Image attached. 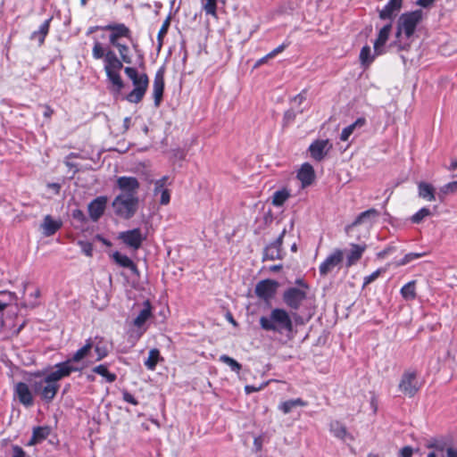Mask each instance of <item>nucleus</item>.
<instances>
[{
  "label": "nucleus",
  "mask_w": 457,
  "mask_h": 457,
  "mask_svg": "<svg viewBox=\"0 0 457 457\" xmlns=\"http://www.w3.org/2000/svg\"><path fill=\"white\" fill-rule=\"evenodd\" d=\"M429 449L444 452L447 448V443L444 439L432 438L427 445Z\"/></svg>",
  "instance_id": "nucleus-47"
},
{
  "label": "nucleus",
  "mask_w": 457,
  "mask_h": 457,
  "mask_svg": "<svg viewBox=\"0 0 457 457\" xmlns=\"http://www.w3.org/2000/svg\"><path fill=\"white\" fill-rule=\"evenodd\" d=\"M344 259V252L341 249H335L328 257L322 262L319 267L320 276H327L332 270L339 265Z\"/></svg>",
  "instance_id": "nucleus-14"
},
{
  "label": "nucleus",
  "mask_w": 457,
  "mask_h": 457,
  "mask_svg": "<svg viewBox=\"0 0 457 457\" xmlns=\"http://www.w3.org/2000/svg\"><path fill=\"white\" fill-rule=\"evenodd\" d=\"M290 193L287 188L278 190L273 193L272 204L277 207L282 206L285 202L289 198Z\"/></svg>",
  "instance_id": "nucleus-37"
},
{
  "label": "nucleus",
  "mask_w": 457,
  "mask_h": 457,
  "mask_svg": "<svg viewBox=\"0 0 457 457\" xmlns=\"http://www.w3.org/2000/svg\"><path fill=\"white\" fill-rule=\"evenodd\" d=\"M374 60V55H371V50L369 46H364L360 52V62L362 66L368 67Z\"/></svg>",
  "instance_id": "nucleus-42"
},
{
  "label": "nucleus",
  "mask_w": 457,
  "mask_h": 457,
  "mask_svg": "<svg viewBox=\"0 0 457 457\" xmlns=\"http://www.w3.org/2000/svg\"><path fill=\"white\" fill-rule=\"evenodd\" d=\"M122 399L125 402H127L129 403H131L132 405H137L138 404V401L134 397V395H132L128 391H123V393H122Z\"/></svg>",
  "instance_id": "nucleus-58"
},
{
  "label": "nucleus",
  "mask_w": 457,
  "mask_h": 457,
  "mask_svg": "<svg viewBox=\"0 0 457 457\" xmlns=\"http://www.w3.org/2000/svg\"><path fill=\"white\" fill-rule=\"evenodd\" d=\"M139 199L132 195H118L112 201L114 213L123 219L129 220L137 212Z\"/></svg>",
  "instance_id": "nucleus-6"
},
{
  "label": "nucleus",
  "mask_w": 457,
  "mask_h": 457,
  "mask_svg": "<svg viewBox=\"0 0 457 457\" xmlns=\"http://www.w3.org/2000/svg\"><path fill=\"white\" fill-rule=\"evenodd\" d=\"M161 199L160 204L162 205H166L170 201V193L168 189H162L161 192Z\"/></svg>",
  "instance_id": "nucleus-57"
},
{
  "label": "nucleus",
  "mask_w": 457,
  "mask_h": 457,
  "mask_svg": "<svg viewBox=\"0 0 457 457\" xmlns=\"http://www.w3.org/2000/svg\"><path fill=\"white\" fill-rule=\"evenodd\" d=\"M170 25V16H168L165 21H163L158 35H157V41H158V49H160L162 46L163 44V37L168 32V29Z\"/></svg>",
  "instance_id": "nucleus-45"
},
{
  "label": "nucleus",
  "mask_w": 457,
  "mask_h": 457,
  "mask_svg": "<svg viewBox=\"0 0 457 457\" xmlns=\"http://www.w3.org/2000/svg\"><path fill=\"white\" fill-rule=\"evenodd\" d=\"M162 360L160 351L157 348H153L148 353V357L145 361V366L149 370H154L159 361Z\"/></svg>",
  "instance_id": "nucleus-35"
},
{
  "label": "nucleus",
  "mask_w": 457,
  "mask_h": 457,
  "mask_svg": "<svg viewBox=\"0 0 457 457\" xmlns=\"http://www.w3.org/2000/svg\"><path fill=\"white\" fill-rule=\"evenodd\" d=\"M394 250H395V247L387 246L384 250L378 252L377 253V257L378 259H384L386 256H387L389 253H391Z\"/></svg>",
  "instance_id": "nucleus-61"
},
{
  "label": "nucleus",
  "mask_w": 457,
  "mask_h": 457,
  "mask_svg": "<svg viewBox=\"0 0 457 457\" xmlns=\"http://www.w3.org/2000/svg\"><path fill=\"white\" fill-rule=\"evenodd\" d=\"M45 376L46 377V382H53L54 385H59L58 381L63 378L69 377L64 361L55 364L54 370L47 374L45 373Z\"/></svg>",
  "instance_id": "nucleus-24"
},
{
  "label": "nucleus",
  "mask_w": 457,
  "mask_h": 457,
  "mask_svg": "<svg viewBox=\"0 0 457 457\" xmlns=\"http://www.w3.org/2000/svg\"><path fill=\"white\" fill-rule=\"evenodd\" d=\"M50 433V429L48 427H36L33 428L32 434L34 435V438H37L38 442L45 440Z\"/></svg>",
  "instance_id": "nucleus-49"
},
{
  "label": "nucleus",
  "mask_w": 457,
  "mask_h": 457,
  "mask_svg": "<svg viewBox=\"0 0 457 457\" xmlns=\"http://www.w3.org/2000/svg\"><path fill=\"white\" fill-rule=\"evenodd\" d=\"M306 297L307 293L305 290L292 287L284 291L282 300L291 310L297 311Z\"/></svg>",
  "instance_id": "nucleus-8"
},
{
  "label": "nucleus",
  "mask_w": 457,
  "mask_h": 457,
  "mask_svg": "<svg viewBox=\"0 0 457 457\" xmlns=\"http://www.w3.org/2000/svg\"><path fill=\"white\" fill-rule=\"evenodd\" d=\"M366 244H351V249L346 255V266L351 267L357 263L366 251Z\"/></svg>",
  "instance_id": "nucleus-23"
},
{
  "label": "nucleus",
  "mask_w": 457,
  "mask_h": 457,
  "mask_svg": "<svg viewBox=\"0 0 457 457\" xmlns=\"http://www.w3.org/2000/svg\"><path fill=\"white\" fill-rule=\"evenodd\" d=\"M387 270V268H379L373 271L369 276L364 277L363 278V287L368 286L369 284L374 282L382 273H385Z\"/></svg>",
  "instance_id": "nucleus-50"
},
{
  "label": "nucleus",
  "mask_w": 457,
  "mask_h": 457,
  "mask_svg": "<svg viewBox=\"0 0 457 457\" xmlns=\"http://www.w3.org/2000/svg\"><path fill=\"white\" fill-rule=\"evenodd\" d=\"M423 19V12L420 9L403 12L396 22L395 37L396 40L392 44L397 46L398 50H404L406 46L401 43V37L403 35L405 38H411L417 29V26L420 23Z\"/></svg>",
  "instance_id": "nucleus-3"
},
{
  "label": "nucleus",
  "mask_w": 457,
  "mask_h": 457,
  "mask_svg": "<svg viewBox=\"0 0 457 457\" xmlns=\"http://www.w3.org/2000/svg\"><path fill=\"white\" fill-rule=\"evenodd\" d=\"M52 21V18H49L47 20H46L39 27L38 30L37 31H34L31 36H30V39L31 40H37L38 41V44L39 46H42L45 42V38L47 36L48 32H49V28H50V22Z\"/></svg>",
  "instance_id": "nucleus-28"
},
{
  "label": "nucleus",
  "mask_w": 457,
  "mask_h": 457,
  "mask_svg": "<svg viewBox=\"0 0 457 457\" xmlns=\"http://www.w3.org/2000/svg\"><path fill=\"white\" fill-rule=\"evenodd\" d=\"M125 63L122 59L111 49H107L106 56L104 61V71H120Z\"/></svg>",
  "instance_id": "nucleus-22"
},
{
  "label": "nucleus",
  "mask_w": 457,
  "mask_h": 457,
  "mask_svg": "<svg viewBox=\"0 0 457 457\" xmlns=\"http://www.w3.org/2000/svg\"><path fill=\"white\" fill-rule=\"evenodd\" d=\"M102 30L111 31L109 35L110 44L120 42L121 37H126L132 40L131 30L124 23H110L101 27Z\"/></svg>",
  "instance_id": "nucleus-12"
},
{
  "label": "nucleus",
  "mask_w": 457,
  "mask_h": 457,
  "mask_svg": "<svg viewBox=\"0 0 457 457\" xmlns=\"http://www.w3.org/2000/svg\"><path fill=\"white\" fill-rule=\"evenodd\" d=\"M419 196L427 201H435L436 200V191L435 187L427 182H420L418 185Z\"/></svg>",
  "instance_id": "nucleus-27"
},
{
  "label": "nucleus",
  "mask_w": 457,
  "mask_h": 457,
  "mask_svg": "<svg viewBox=\"0 0 457 457\" xmlns=\"http://www.w3.org/2000/svg\"><path fill=\"white\" fill-rule=\"evenodd\" d=\"M73 219L83 221L85 220L84 212L81 210L76 209L72 212Z\"/></svg>",
  "instance_id": "nucleus-63"
},
{
  "label": "nucleus",
  "mask_w": 457,
  "mask_h": 457,
  "mask_svg": "<svg viewBox=\"0 0 457 457\" xmlns=\"http://www.w3.org/2000/svg\"><path fill=\"white\" fill-rule=\"evenodd\" d=\"M14 397L25 407H31L34 404V392L29 383L18 382L13 388Z\"/></svg>",
  "instance_id": "nucleus-10"
},
{
  "label": "nucleus",
  "mask_w": 457,
  "mask_h": 457,
  "mask_svg": "<svg viewBox=\"0 0 457 457\" xmlns=\"http://www.w3.org/2000/svg\"><path fill=\"white\" fill-rule=\"evenodd\" d=\"M168 179L169 178L167 176H163L162 178H161L160 179H157L154 182V195H157L162 189H165L164 187L166 186Z\"/></svg>",
  "instance_id": "nucleus-53"
},
{
  "label": "nucleus",
  "mask_w": 457,
  "mask_h": 457,
  "mask_svg": "<svg viewBox=\"0 0 457 457\" xmlns=\"http://www.w3.org/2000/svg\"><path fill=\"white\" fill-rule=\"evenodd\" d=\"M427 253H406L403 259H401L398 262H397V266H404L408 263H410L411 262L416 260V259H419L420 257H423L425 256Z\"/></svg>",
  "instance_id": "nucleus-48"
},
{
  "label": "nucleus",
  "mask_w": 457,
  "mask_h": 457,
  "mask_svg": "<svg viewBox=\"0 0 457 457\" xmlns=\"http://www.w3.org/2000/svg\"><path fill=\"white\" fill-rule=\"evenodd\" d=\"M11 457H29L23 448L20 445H12V456Z\"/></svg>",
  "instance_id": "nucleus-54"
},
{
  "label": "nucleus",
  "mask_w": 457,
  "mask_h": 457,
  "mask_svg": "<svg viewBox=\"0 0 457 457\" xmlns=\"http://www.w3.org/2000/svg\"><path fill=\"white\" fill-rule=\"evenodd\" d=\"M288 46H289V43H283V44L279 45L278 47H276L270 53H269L267 54V57L272 58V57L276 56L277 54L282 53Z\"/></svg>",
  "instance_id": "nucleus-56"
},
{
  "label": "nucleus",
  "mask_w": 457,
  "mask_h": 457,
  "mask_svg": "<svg viewBox=\"0 0 457 457\" xmlns=\"http://www.w3.org/2000/svg\"><path fill=\"white\" fill-rule=\"evenodd\" d=\"M164 73L165 67L162 66L155 73L153 84V96L154 99V106L159 107L162 100L164 91Z\"/></svg>",
  "instance_id": "nucleus-16"
},
{
  "label": "nucleus",
  "mask_w": 457,
  "mask_h": 457,
  "mask_svg": "<svg viewBox=\"0 0 457 457\" xmlns=\"http://www.w3.org/2000/svg\"><path fill=\"white\" fill-rule=\"evenodd\" d=\"M403 0H388L387 4L378 10V17L382 21H392L401 11ZM392 29V22L386 24L378 32V37L374 42L375 55H380L385 53L384 46L386 45L389 34Z\"/></svg>",
  "instance_id": "nucleus-2"
},
{
  "label": "nucleus",
  "mask_w": 457,
  "mask_h": 457,
  "mask_svg": "<svg viewBox=\"0 0 457 457\" xmlns=\"http://www.w3.org/2000/svg\"><path fill=\"white\" fill-rule=\"evenodd\" d=\"M420 386L417 380V373L414 370H405L400 379L398 389L405 396L413 397L420 390Z\"/></svg>",
  "instance_id": "nucleus-7"
},
{
  "label": "nucleus",
  "mask_w": 457,
  "mask_h": 457,
  "mask_svg": "<svg viewBox=\"0 0 457 457\" xmlns=\"http://www.w3.org/2000/svg\"><path fill=\"white\" fill-rule=\"evenodd\" d=\"M265 385L266 384H262L259 387H256V386H252V385H246L245 386V392L246 395H250L252 393L258 392V391L262 390L265 386Z\"/></svg>",
  "instance_id": "nucleus-60"
},
{
  "label": "nucleus",
  "mask_w": 457,
  "mask_h": 457,
  "mask_svg": "<svg viewBox=\"0 0 457 457\" xmlns=\"http://www.w3.org/2000/svg\"><path fill=\"white\" fill-rule=\"evenodd\" d=\"M330 431L335 436L344 439L347 436V429L341 422L335 420L330 423Z\"/></svg>",
  "instance_id": "nucleus-41"
},
{
  "label": "nucleus",
  "mask_w": 457,
  "mask_h": 457,
  "mask_svg": "<svg viewBox=\"0 0 457 457\" xmlns=\"http://www.w3.org/2000/svg\"><path fill=\"white\" fill-rule=\"evenodd\" d=\"M412 453H413V450L409 445L403 447L400 451L401 457H412Z\"/></svg>",
  "instance_id": "nucleus-62"
},
{
  "label": "nucleus",
  "mask_w": 457,
  "mask_h": 457,
  "mask_svg": "<svg viewBox=\"0 0 457 457\" xmlns=\"http://www.w3.org/2000/svg\"><path fill=\"white\" fill-rule=\"evenodd\" d=\"M118 238L131 249L138 250L145 240L146 236L142 234L139 228H137L120 232Z\"/></svg>",
  "instance_id": "nucleus-9"
},
{
  "label": "nucleus",
  "mask_w": 457,
  "mask_h": 457,
  "mask_svg": "<svg viewBox=\"0 0 457 457\" xmlns=\"http://www.w3.org/2000/svg\"><path fill=\"white\" fill-rule=\"evenodd\" d=\"M204 10L207 14L216 15L217 0H206Z\"/></svg>",
  "instance_id": "nucleus-52"
},
{
  "label": "nucleus",
  "mask_w": 457,
  "mask_h": 457,
  "mask_svg": "<svg viewBox=\"0 0 457 457\" xmlns=\"http://www.w3.org/2000/svg\"><path fill=\"white\" fill-rule=\"evenodd\" d=\"M307 404H308L307 402L303 401V399L296 398V399H291V400H287L286 402L281 403L278 406V409L281 411H283V413L288 414L289 412L292 411V410L294 408L304 407Z\"/></svg>",
  "instance_id": "nucleus-30"
},
{
  "label": "nucleus",
  "mask_w": 457,
  "mask_h": 457,
  "mask_svg": "<svg viewBox=\"0 0 457 457\" xmlns=\"http://www.w3.org/2000/svg\"><path fill=\"white\" fill-rule=\"evenodd\" d=\"M92 372L102 376L107 383H113L117 378L115 373L109 371L107 364H99L94 367Z\"/></svg>",
  "instance_id": "nucleus-31"
},
{
  "label": "nucleus",
  "mask_w": 457,
  "mask_h": 457,
  "mask_svg": "<svg viewBox=\"0 0 457 457\" xmlns=\"http://www.w3.org/2000/svg\"><path fill=\"white\" fill-rule=\"evenodd\" d=\"M278 287L276 280L263 279L256 284L254 293L259 298L268 302L274 297Z\"/></svg>",
  "instance_id": "nucleus-13"
},
{
  "label": "nucleus",
  "mask_w": 457,
  "mask_h": 457,
  "mask_svg": "<svg viewBox=\"0 0 457 457\" xmlns=\"http://www.w3.org/2000/svg\"><path fill=\"white\" fill-rule=\"evenodd\" d=\"M118 188L121 191L122 195H132V196H137V192L140 184L137 178L129 176L119 177L116 180Z\"/></svg>",
  "instance_id": "nucleus-15"
},
{
  "label": "nucleus",
  "mask_w": 457,
  "mask_h": 457,
  "mask_svg": "<svg viewBox=\"0 0 457 457\" xmlns=\"http://www.w3.org/2000/svg\"><path fill=\"white\" fill-rule=\"evenodd\" d=\"M303 108L295 107H291L290 109L286 111L283 117V126H288L292 124L295 121L296 115L299 113H303Z\"/></svg>",
  "instance_id": "nucleus-40"
},
{
  "label": "nucleus",
  "mask_w": 457,
  "mask_h": 457,
  "mask_svg": "<svg viewBox=\"0 0 457 457\" xmlns=\"http://www.w3.org/2000/svg\"><path fill=\"white\" fill-rule=\"evenodd\" d=\"M106 49L103 46L101 42L98 40H95L93 49H92V56L95 60L104 59L106 56Z\"/></svg>",
  "instance_id": "nucleus-44"
},
{
  "label": "nucleus",
  "mask_w": 457,
  "mask_h": 457,
  "mask_svg": "<svg viewBox=\"0 0 457 457\" xmlns=\"http://www.w3.org/2000/svg\"><path fill=\"white\" fill-rule=\"evenodd\" d=\"M62 226L61 220H54L51 215H46L44 217L41 228L43 229V235L45 237H51L54 235Z\"/></svg>",
  "instance_id": "nucleus-19"
},
{
  "label": "nucleus",
  "mask_w": 457,
  "mask_h": 457,
  "mask_svg": "<svg viewBox=\"0 0 457 457\" xmlns=\"http://www.w3.org/2000/svg\"><path fill=\"white\" fill-rule=\"evenodd\" d=\"M93 349V345L91 344V337L86 340V344L77 350L72 355V361L74 362H79L84 358L87 357Z\"/></svg>",
  "instance_id": "nucleus-33"
},
{
  "label": "nucleus",
  "mask_w": 457,
  "mask_h": 457,
  "mask_svg": "<svg viewBox=\"0 0 457 457\" xmlns=\"http://www.w3.org/2000/svg\"><path fill=\"white\" fill-rule=\"evenodd\" d=\"M379 216V212L378 210L371 208L365 212H361L354 221L353 222L352 226H357L361 223H364L366 221H372L373 220L377 219Z\"/></svg>",
  "instance_id": "nucleus-29"
},
{
  "label": "nucleus",
  "mask_w": 457,
  "mask_h": 457,
  "mask_svg": "<svg viewBox=\"0 0 457 457\" xmlns=\"http://www.w3.org/2000/svg\"><path fill=\"white\" fill-rule=\"evenodd\" d=\"M107 79L112 85V91L119 94L124 87V82L120 75V71H104Z\"/></svg>",
  "instance_id": "nucleus-26"
},
{
  "label": "nucleus",
  "mask_w": 457,
  "mask_h": 457,
  "mask_svg": "<svg viewBox=\"0 0 457 457\" xmlns=\"http://www.w3.org/2000/svg\"><path fill=\"white\" fill-rule=\"evenodd\" d=\"M301 317L294 313L293 317L283 308H274L269 316H262L259 320L260 327L264 331H272L279 335L289 336L294 332V320L298 321Z\"/></svg>",
  "instance_id": "nucleus-1"
},
{
  "label": "nucleus",
  "mask_w": 457,
  "mask_h": 457,
  "mask_svg": "<svg viewBox=\"0 0 457 457\" xmlns=\"http://www.w3.org/2000/svg\"><path fill=\"white\" fill-rule=\"evenodd\" d=\"M328 145V139H318L312 142L309 146L311 157L317 162L322 161L331 147Z\"/></svg>",
  "instance_id": "nucleus-17"
},
{
  "label": "nucleus",
  "mask_w": 457,
  "mask_h": 457,
  "mask_svg": "<svg viewBox=\"0 0 457 457\" xmlns=\"http://www.w3.org/2000/svg\"><path fill=\"white\" fill-rule=\"evenodd\" d=\"M107 204L106 196H98L88 204V212L92 220L96 221L104 214Z\"/></svg>",
  "instance_id": "nucleus-18"
},
{
  "label": "nucleus",
  "mask_w": 457,
  "mask_h": 457,
  "mask_svg": "<svg viewBox=\"0 0 457 457\" xmlns=\"http://www.w3.org/2000/svg\"><path fill=\"white\" fill-rule=\"evenodd\" d=\"M46 377L43 370L30 373L28 378L35 395H38L42 401L49 403L55 398L60 385H54L53 382H46Z\"/></svg>",
  "instance_id": "nucleus-4"
},
{
  "label": "nucleus",
  "mask_w": 457,
  "mask_h": 457,
  "mask_svg": "<svg viewBox=\"0 0 457 457\" xmlns=\"http://www.w3.org/2000/svg\"><path fill=\"white\" fill-rule=\"evenodd\" d=\"M78 245L80 246L82 253L87 256L93 255V244L88 241L79 240Z\"/></svg>",
  "instance_id": "nucleus-51"
},
{
  "label": "nucleus",
  "mask_w": 457,
  "mask_h": 457,
  "mask_svg": "<svg viewBox=\"0 0 457 457\" xmlns=\"http://www.w3.org/2000/svg\"><path fill=\"white\" fill-rule=\"evenodd\" d=\"M124 72L128 78L132 81L134 88L125 97V99L132 104L140 103L148 88L149 79L146 73L138 74L134 67L127 66L124 68Z\"/></svg>",
  "instance_id": "nucleus-5"
},
{
  "label": "nucleus",
  "mask_w": 457,
  "mask_h": 457,
  "mask_svg": "<svg viewBox=\"0 0 457 457\" xmlns=\"http://www.w3.org/2000/svg\"><path fill=\"white\" fill-rule=\"evenodd\" d=\"M401 295L406 301H412L416 298L415 281H410L401 288Z\"/></svg>",
  "instance_id": "nucleus-36"
},
{
  "label": "nucleus",
  "mask_w": 457,
  "mask_h": 457,
  "mask_svg": "<svg viewBox=\"0 0 457 457\" xmlns=\"http://www.w3.org/2000/svg\"><path fill=\"white\" fill-rule=\"evenodd\" d=\"M72 362H74L72 361V357L67 361H64L65 363V368L66 370H68V376H70L72 372L74 371H78V370H80V369H79L78 367L74 366L72 364Z\"/></svg>",
  "instance_id": "nucleus-59"
},
{
  "label": "nucleus",
  "mask_w": 457,
  "mask_h": 457,
  "mask_svg": "<svg viewBox=\"0 0 457 457\" xmlns=\"http://www.w3.org/2000/svg\"><path fill=\"white\" fill-rule=\"evenodd\" d=\"M91 344L93 345V348L96 353V361H99L108 355L109 343L104 337L96 336L94 338H91Z\"/></svg>",
  "instance_id": "nucleus-20"
},
{
  "label": "nucleus",
  "mask_w": 457,
  "mask_h": 457,
  "mask_svg": "<svg viewBox=\"0 0 457 457\" xmlns=\"http://www.w3.org/2000/svg\"><path fill=\"white\" fill-rule=\"evenodd\" d=\"M297 178L301 181L303 187L312 185L315 179L313 167L308 162L303 163L297 173Z\"/></svg>",
  "instance_id": "nucleus-21"
},
{
  "label": "nucleus",
  "mask_w": 457,
  "mask_h": 457,
  "mask_svg": "<svg viewBox=\"0 0 457 457\" xmlns=\"http://www.w3.org/2000/svg\"><path fill=\"white\" fill-rule=\"evenodd\" d=\"M152 314L151 312V304L148 301L145 303L144 308L139 312L137 316L134 320V325L136 327H141L145 324V322L150 318Z\"/></svg>",
  "instance_id": "nucleus-34"
},
{
  "label": "nucleus",
  "mask_w": 457,
  "mask_h": 457,
  "mask_svg": "<svg viewBox=\"0 0 457 457\" xmlns=\"http://www.w3.org/2000/svg\"><path fill=\"white\" fill-rule=\"evenodd\" d=\"M431 214V211L428 208L423 207L411 216V220L412 223L419 224L424 220V218L430 216Z\"/></svg>",
  "instance_id": "nucleus-46"
},
{
  "label": "nucleus",
  "mask_w": 457,
  "mask_h": 457,
  "mask_svg": "<svg viewBox=\"0 0 457 457\" xmlns=\"http://www.w3.org/2000/svg\"><path fill=\"white\" fill-rule=\"evenodd\" d=\"M219 360H220V361L229 366L231 370L234 372L239 373V371L242 369V365L237 361L229 357L228 355L222 354L220 356Z\"/></svg>",
  "instance_id": "nucleus-43"
},
{
  "label": "nucleus",
  "mask_w": 457,
  "mask_h": 457,
  "mask_svg": "<svg viewBox=\"0 0 457 457\" xmlns=\"http://www.w3.org/2000/svg\"><path fill=\"white\" fill-rule=\"evenodd\" d=\"M366 123V120L362 117L358 118L353 123L350 124L349 126L343 129L340 139L342 141H347L350 137V136L353 133L354 129L359 127L364 126Z\"/></svg>",
  "instance_id": "nucleus-32"
},
{
  "label": "nucleus",
  "mask_w": 457,
  "mask_h": 457,
  "mask_svg": "<svg viewBox=\"0 0 457 457\" xmlns=\"http://www.w3.org/2000/svg\"><path fill=\"white\" fill-rule=\"evenodd\" d=\"M457 192V181L449 182L440 187L437 193L438 199L443 202L447 195L454 194Z\"/></svg>",
  "instance_id": "nucleus-39"
},
{
  "label": "nucleus",
  "mask_w": 457,
  "mask_h": 457,
  "mask_svg": "<svg viewBox=\"0 0 457 457\" xmlns=\"http://www.w3.org/2000/svg\"><path fill=\"white\" fill-rule=\"evenodd\" d=\"M305 100V96L303 93L298 94L291 100V107L302 108L301 104Z\"/></svg>",
  "instance_id": "nucleus-55"
},
{
  "label": "nucleus",
  "mask_w": 457,
  "mask_h": 457,
  "mask_svg": "<svg viewBox=\"0 0 457 457\" xmlns=\"http://www.w3.org/2000/svg\"><path fill=\"white\" fill-rule=\"evenodd\" d=\"M287 233V229L284 228L279 236L270 244H269L263 251V261L270 260H281L283 258V251H282V245H283V238Z\"/></svg>",
  "instance_id": "nucleus-11"
},
{
  "label": "nucleus",
  "mask_w": 457,
  "mask_h": 457,
  "mask_svg": "<svg viewBox=\"0 0 457 457\" xmlns=\"http://www.w3.org/2000/svg\"><path fill=\"white\" fill-rule=\"evenodd\" d=\"M112 46L117 48L120 57L122 59V61L127 64L132 63V57L129 54V48L127 45L121 44L120 42H116L114 44H111Z\"/></svg>",
  "instance_id": "nucleus-38"
},
{
  "label": "nucleus",
  "mask_w": 457,
  "mask_h": 457,
  "mask_svg": "<svg viewBox=\"0 0 457 457\" xmlns=\"http://www.w3.org/2000/svg\"><path fill=\"white\" fill-rule=\"evenodd\" d=\"M113 261L120 267L127 268L130 270V271L137 276H139V270L137 265L133 262V261L125 254L120 253L116 251L112 253Z\"/></svg>",
  "instance_id": "nucleus-25"
},
{
  "label": "nucleus",
  "mask_w": 457,
  "mask_h": 457,
  "mask_svg": "<svg viewBox=\"0 0 457 457\" xmlns=\"http://www.w3.org/2000/svg\"><path fill=\"white\" fill-rule=\"evenodd\" d=\"M447 457H457V449L452 446H447L445 449Z\"/></svg>",
  "instance_id": "nucleus-64"
}]
</instances>
